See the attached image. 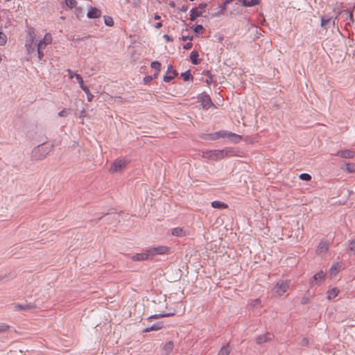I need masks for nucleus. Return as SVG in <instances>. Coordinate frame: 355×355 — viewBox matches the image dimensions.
Here are the masks:
<instances>
[{"instance_id":"44","label":"nucleus","mask_w":355,"mask_h":355,"mask_svg":"<svg viewBox=\"0 0 355 355\" xmlns=\"http://www.w3.org/2000/svg\"><path fill=\"white\" fill-rule=\"evenodd\" d=\"M300 345L302 347L307 346L309 345V340L306 338H303L300 342Z\"/></svg>"},{"instance_id":"6","label":"nucleus","mask_w":355,"mask_h":355,"mask_svg":"<svg viewBox=\"0 0 355 355\" xmlns=\"http://www.w3.org/2000/svg\"><path fill=\"white\" fill-rule=\"evenodd\" d=\"M52 40L53 39L51 33H47L45 34L44 38L37 44V46L40 47L41 46V47L44 49L48 44H50L52 42Z\"/></svg>"},{"instance_id":"36","label":"nucleus","mask_w":355,"mask_h":355,"mask_svg":"<svg viewBox=\"0 0 355 355\" xmlns=\"http://www.w3.org/2000/svg\"><path fill=\"white\" fill-rule=\"evenodd\" d=\"M339 271V266L338 265L332 266L330 268V273L331 275H336Z\"/></svg>"},{"instance_id":"24","label":"nucleus","mask_w":355,"mask_h":355,"mask_svg":"<svg viewBox=\"0 0 355 355\" xmlns=\"http://www.w3.org/2000/svg\"><path fill=\"white\" fill-rule=\"evenodd\" d=\"M181 77L183 78L184 81H192L193 80V77L191 74L189 70H187L185 72L181 73Z\"/></svg>"},{"instance_id":"33","label":"nucleus","mask_w":355,"mask_h":355,"mask_svg":"<svg viewBox=\"0 0 355 355\" xmlns=\"http://www.w3.org/2000/svg\"><path fill=\"white\" fill-rule=\"evenodd\" d=\"M299 178L303 181H310L311 180V175L309 173H302L300 175Z\"/></svg>"},{"instance_id":"38","label":"nucleus","mask_w":355,"mask_h":355,"mask_svg":"<svg viewBox=\"0 0 355 355\" xmlns=\"http://www.w3.org/2000/svg\"><path fill=\"white\" fill-rule=\"evenodd\" d=\"M43 49H42L41 46L40 47L37 46V55H38V58L40 60H42L44 56V54L43 53Z\"/></svg>"},{"instance_id":"41","label":"nucleus","mask_w":355,"mask_h":355,"mask_svg":"<svg viewBox=\"0 0 355 355\" xmlns=\"http://www.w3.org/2000/svg\"><path fill=\"white\" fill-rule=\"evenodd\" d=\"M349 250L355 254V239L352 240L349 245Z\"/></svg>"},{"instance_id":"45","label":"nucleus","mask_w":355,"mask_h":355,"mask_svg":"<svg viewBox=\"0 0 355 355\" xmlns=\"http://www.w3.org/2000/svg\"><path fill=\"white\" fill-rule=\"evenodd\" d=\"M112 211L104 214L102 216H101L100 218H98V219L96 220V223H98L101 219H103L106 216L112 215Z\"/></svg>"},{"instance_id":"54","label":"nucleus","mask_w":355,"mask_h":355,"mask_svg":"<svg viewBox=\"0 0 355 355\" xmlns=\"http://www.w3.org/2000/svg\"><path fill=\"white\" fill-rule=\"evenodd\" d=\"M206 7H207V4L206 3H200L199 6H198V8L202 9V10H204Z\"/></svg>"},{"instance_id":"46","label":"nucleus","mask_w":355,"mask_h":355,"mask_svg":"<svg viewBox=\"0 0 355 355\" xmlns=\"http://www.w3.org/2000/svg\"><path fill=\"white\" fill-rule=\"evenodd\" d=\"M192 46H193V44L191 42H189L186 44L184 45L183 48L186 50H189V49H191Z\"/></svg>"},{"instance_id":"49","label":"nucleus","mask_w":355,"mask_h":355,"mask_svg":"<svg viewBox=\"0 0 355 355\" xmlns=\"http://www.w3.org/2000/svg\"><path fill=\"white\" fill-rule=\"evenodd\" d=\"M58 115L62 117L66 116L67 115V112L65 111L64 110H61L60 112H59Z\"/></svg>"},{"instance_id":"25","label":"nucleus","mask_w":355,"mask_h":355,"mask_svg":"<svg viewBox=\"0 0 355 355\" xmlns=\"http://www.w3.org/2000/svg\"><path fill=\"white\" fill-rule=\"evenodd\" d=\"M173 315H174L173 313L155 314L153 315L150 316L149 319H151V318L157 319V318H160L171 317Z\"/></svg>"},{"instance_id":"59","label":"nucleus","mask_w":355,"mask_h":355,"mask_svg":"<svg viewBox=\"0 0 355 355\" xmlns=\"http://www.w3.org/2000/svg\"><path fill=\"white\" fill-rule=\"evenodd\" d=\"M154 19H156V20H158L160 19V16L158 15H155L154 16Z\"/></svg>"},{"instance_id":"40","label":"nucleus","mask_w":355,"mask_h":355,"mask_svg":"<svg viewBox=\"0 0 355 355\" xmlns=\"http://www.w3.org/2000/svg\"><path fill=\"white\" fill-rule=\"evenodd\" d=\"M85 92V93L87 94V101L89 102H91L94 98V96L92 94V93L90 92L89 88L87 87V90H83Z\"/></svg>"},{"instance_id":"52","label":"nucleus","mask_w":355,"mask_h":355,"mask_svg":"<svg viewBox=\"0 0 355 355\" xmlns=\"http://www.w3.org/2000/svg\"><path fill=\"white\" fill-rule=\"evenodd\" d=\"M188 10V5H183L181 8L180 9V11L181 12H186Z\"/></svg>"},{"instance_id":"39","label":"nucleus","mask_w":355,"mask_h":355,"mask_svg":"<svg viewBox=\"0 0 355 355\" xmlns=\"http://www.w3.org/2000/svg\"><path fill=\"white\" fill-rule=\"evenodd\" d=\"M9 326L5 323H1L0 324V334L1 333H4L9 329Z\"/></svg>"},{"instance_id":"58","label":"nucleus","mask_w":355,"mask_h":355,"mask_svg":"<svg viewBox=\"0 0 355 355\" xmlns=\"http://www.w3.org/2000/svg\"><path fill=\"white\" fill-rule=\"evenodd\" d=\"M159 71H155V73L153 75V79H154V78H156L157 77V76H158V74H159Z\"/></svg>"},{"instance_id":"2","label":"nucleus","mask_w":355,"mask_h":355,"mask_svg":"<svg viewBox=\"0 0 355 355\" xmlns=\"http://www.w3.org/2000/svg\"><path fill=\"white\" fill-rule=\"evenodd\" d=\"M129 162L130 160L119 157L111 164L110 171L112 173L120 171L123 168H125Z\"/></svg>"},{"instance_id":"27","label":"nucleus","mask_w":355,"mask_h":355,"mask_svg":"<svg viewBox=\"0 0 355 355\" xmlns=\"http://www.w3.org/2000/svg\"><path fill=\"white\" fill-rule=\"evenodd\" d=\"M345 169L348 173H355V164L354 163H346L345 164Z\"/></svg>"},{"instance_id":"60","label":"nucleus","mask_w":355,"mask_h":355,"mask_svg":"<svg viewBox=\"0 0 355 355\" xmlns=\"http://www.w3.org/2000/svg\"><path fill=\"white\" fill-rule=\"evenodd\" d=\"M114 214L116 215V216H118L116 214V212H114Z\"/></svg>"},{"instance_id":"14","label":"nucleus","mask_w":355,"mask_h":355,"mask_svg":"<svg viewBox=\"0 0 355 355\" xmlns=\"http://www.w3.org/2000/svg\"><path fill=\"white\" fill-rule=\"evenodd\" d=\"M163 322H159L155 324H152L150 327H146L144 329V332H149L151 331H157L162 328Z\"/></svg>"},{"instance_id":"12","label":"nucleus","mask_w":355,"mask_h":355,"mask_svg":"<svg viewBox=\"0 0 355 355\" xmlns=\"http://www.w3.org/2000/svg\"><path fill=\"white\" fill-rule=\"evenodd\" d=\"M28 34H29V36L31 37L30 40L31 42V44H28V41H26V49L28 52V53H31V51H34L35 50V48L32 46V44L33 42V40H34V30L33 28H31L28 31Z\"/></svg>"},{"instance_id":"22","label":"nucleus","mask_w":355,"mask_h":355,"mask_svg":"<svg viewBox=\"0 0 355 355\" xmlns=\"http://www.w3.org/2000/svg\"><path fill=\"white\" fill-rule=\"evenodd\" d=\"M328 250V244L326 242H320L318 246L317 251L320 253L326 252Z\"/></svg>"},{"instance_id":"5","label":"nucleus","mask_w":355,"mask_h":355,"mask_svg":"<svg viewBox=\"0 0 355 355\" xmlns=\"http://www.w3.org/2000/svg\"><path fill=\"white\" fill-rule=\"evenodd\" d=\"M169 251V248L166 246H158L155 248H150L148 252L150 254V257L151 258V256L155 255V254H164L167 253Z\"/></svg>"},{"instance_id":"18","label":"nucleus","mask_w":355,"mask_h":355,"mask_svg":"<svg viewBox=\"0 0 355 355\" xmlns=\"http://www.w3.org/2000/svg\"><path fill=\"white\" fill-rule=\"evenodd\" d=\"M190 20L194 21L197 17H200L202 15V11H198L196 8H192L190 10Z\"/></svg>"},{"instance_id":"32","label":"nucleus","mask_w":355,"mask_h":355,"mask_svg":"<svg viewBox=\"0 0 355 355\" xmlns=\"http://www.w3.org/2000/svg\"><path fill=\"white\" fill-rule=\"evenodd\" d=\"M230 350L228 349V345L227 346H223L219 351L218 355H229Z\"/></svg>"},{"instance_id":"53","label":"nucleus","mask_w":355,"mask_h":355,"mask_svg":"<svg viewBox=\"0 0 355 355\" xmlns=\"http://www.w3.org/2000/svg\"><path fill=\"white\" fill-rule=\"evenodd\" d=\"M67 71H68L69 75L71 78H72L73 77L75 76V74H74L75 73L73 72L71 69H67Z\"/></svg>"},{"instance_id":"16","label":"nucleus","mask_w":355,"mask_h":355,"mask_svg":"<svg viewBox=\"0 0 355 355\" xmlns=\"http://www.w3.org/2000/svg\"><path fill=\"white\" fill-rule=\"evenodd\" d=\"M239 2H241L243 6L245 7H250L258 5L259 3V0H237Z\"/></svg>"},{"instance_id":"20","label":"nucleus","mask_w":355,"mask_h":355,"mask_svg":"<svg viewBox=\"0 0 355 355\" xmlns=\"http://www.w3.org/2000/svg\"><path fill=\"white\" fill-rule=\"evenodd\" d=\"M198 53L196 51H192L191 53V61L193 64H198L200 63V60L198 59Z\"/></svg>"},{"instance_id":"31","label":"nucleus","mask_w":355,"mask_h":355,"mask_svg":"<svg viewBox=\"0 0 355 355\" xmlns=\"http://www.w3.org/2000/svg\"><path fill=\"white\" fill-rule=\"evenodd\" d=\"M104 22L105 24L108 26H114V20L112 17L110 16H104Z\"/></svg>"},{"instance_id":"56","label":"nucleus","mask_w":355,"mask_h":355,"mask_svg":"<svg viewBox=\"0 0 355 355\" xmlns=\"http://www.w3.org/2000/svg\"><path fill=\"white\" fill-rule=\"evenodd\" d=\"M162 26V22H157L155 25V28H160Z\"/></svg>"},{"instance_id":"19","label":"nucleus","mask_w":355,"mask_h":355,"mask_svg":"<svg viewBox=\"0 0 355 355\" xmlns=\"http://www.w3.org/2000/svg\"><path fill=\"white\" fill-rule=\"evenodd\" d=\"M171 234L175 236L182 237L185 234V232L182 227H175L172 230Z\"/></svg>"},{"instance_id":"51","label":"nucleus","mask_w":355,"mask_h":355,"mask_svg":"<svg viewBox=\"0 0 355 355\" xmlns=\"http://www.w3.org/2000/svg\"><path fill=\"white\" fill-rule=\"evenodd\" d=\"M189 40L190 41H191V40H193V37H192V36H191V37H190V36H189V35H187V36H184V35H183V36L182 37V41H186V40Z\"/></svg>"},{"instance_id":"23","label":"nucleus","mask_w":355,"mask_h":355,"mask_svg":"<svg viewBox=\"0 0 355 355\" xmlns=\"http://www.w3.org/2000/svg\"><path fill=\"white\" fill-rule=\"evenodd\" d=\"M338 294V290L336 288H332L331 290L327 292V298L329 300L334 299Z\"/></svg>"},{"instance_id":"43","label":"nucleus","mask_w":355,"mask_h":355,"mask_svg":"<svg viewBox=\"0 0 355 355\" xmlns=\"http://www.w3.org/2000/svg\"><path fill=\"white\" fill-rule=\"evenodd\" d=\"M153 80V76H145V77L144 78V82L146 84L149 83H150V82H151Z\"/></svg>"},{"instance_id":"55","label":"nucleus","mask_w":355,"mask_h":355,"mask_svg":"<svg viewBox=\"0 0 355 355\" xmlns=\"http://www.w3.org/2000/svg\"><path fill=\"white\" fill-rule=\"evenodd\" d=\"M347 18H349L350 21H352V22L354 21L352 12L349 13Z\"/></svg>"},{"instance_id":"10","label":"nucleus","mask_w":355,"mask_h":355,"mask_svg":"<svg viewBox=\"0 0 355 355\" xmlns=\"http://www.w3.org/2000/svg\"><path fill=\"white\" fill-rule=\"evenodd\" d=\"M273 337V334L270 333H266V334L260 335L257 338V343L259 345L263 344L267 341L271 340Z\"/></svg>"},{"instance_id":"21","label":"nucleus","mask_w":355,"mask_h":355,"mask_svg":"<svg viewBox=\"0 0 355 355\" xmlns=\"http://www.w3.org/2000/svg\"><path fill=\"white\" fill-rule=\"evenodd\" d=\"M74 74H75V77L76 78L77 82L79 83L80 87L83 90H86V89L87 90V87L86 85H85L83 79L81 77V76L78 73H74Z\"/></svg>"},{"instance_id":"11","label":"nucleus","mask_w":355,"mask_h":355,"mask_svg":"<svg viewBox=\"0 0 355 355\" xmlns=\"http://www.w3.org/2000/svg\"><path fill=\"white\" fill-rule=\"evenodd\" d=\"M150 259L149 253H137L132 257V259L135 261H144Z\"/></svg>"},{"instance_id":"7","label":"nucleus","mask_w":355,"mask_h":355,"mask_svg":"<svg viewBox=\"0 0 355 355\" xmlns=\"http://www.w3.org/2000/svg\"><path fill=\"white\" fill-rule=\"evenodd\" d=\"M167 73H171L172 75H165L163 77V80L166 83H168L171 80H172L175 77H176L178 75V73L176 70L173 69V66L169 65L167 68Z\"/></svg>"},{"instance_id":"15","label":"nucleus","mask_w":355,"mask_h":355,"mask_svg":"<svg viewBox=\"0 0 355 355\" xmlns=\"http://www.w3.org/2000/svg\"><path fill=\"white\" fill-rule=\"evenodd\" d=\"M211 205L213 208L218 209H224L228 207V205L221 201L215 200L211 202Z\"/></svg>"},{"instance_id":"35","label":"nucleus","mask_w":355,"mask_h":355,"mask_svg":"<svg viewBox=\"0 0 355 355\" xmlns=\"http://www.w3.org/2000/svg\"><path fill=\"white\" fill-rule=\"evenodd\" d=\"M6 35L1 31V28L0 27V45L6 44Z\"/></svg>"},{"instance_id":"29","label":"nucleus","mask_w":355,"mask_h":355,"mask_svg":"<svg viewBox=\"0 0 355 355\" xmlns=\"http://www.w3.org/2000/svg\"><path fill=\"white\" fill-rule=\"evenodd\" d=\"M324 276H325V274L322 271L318 272L313 276V280H314V281L322 280L324 279Z\"/></svg>"},{"instance_id":"9","label":"nucleus","mask_w":355,"mask_h":355,"mask_svg":"<svg viewBox=\"0 0 355 355\" xmlns=\"http://www.w3.org/2000/svg\"><path fill=\"white\" fill-rule=\"evenodd\" d=\"M101 11L96 7H91L87 13V17L89 19H96L100 17Z\"/></svg>"},{"instance_id":"34","label":"nucleus","mask_w":355,"mask_h":355,"mask_svg":"<svg viewBox=\"0 0 355 355\" xmlns=\"http://www.w3.org/2000/svg\"><path fill=\"white\" fill-rule=\"evenodd\" d=\"M151 67L155 69L156 70V71H160V69H161V64L158 61H153V62H151V64H150Z\"/></svg>"},{"instance_id":"37","label":"nucleus","mask_w":355,"mask_h":355,"mask_svg":"<svg viewBox=\"0 0 355 355\" xmlns=\"http://www.w3.org/2000/svg\"><path fill=\"white\" fill-rule=\"evenodd\" d=\"M66 5L70 8H73L76 6V0H65Z\"/></svg>"},{"instance_id":"30","label":"nucleus","mask_w":355,"mask_h":355,"mask_svg":"<svg viewBox=\"0 0 355 355\" xmlns=\"http://www.w3.org/2000/svg\"><path fill=\"white\" fill-rule=\"evenodd\" d=\"M354 154H355L354 151H352L350 150H344L338 151L336 155L346 156V155H354Z\"/></svg>"},{"instance_id":"28","label":"nucleus","mask_w":355,"mask_h":355,"mask_svg":"<svg viewBox=\"0 0 355 355\" xmlns=\"http://www.w3.org/2000/svg\"><path fill=\"white\" fill-rule=\"evenodd\" d=\"M106 220L108 223L111 224L116 223L120 221L119 218H118V216H116V215L106 218Z\"/></svg>"},{"instance_id":"17","label":"nucleus","mask_w":355,"mask_h":355,"mask_svg":"<svg viewBox=\"0 0 355 355\" xmlns=\"http://www.w3.org/2000/svg\"><path fill=\"white\" fill-rule=\"evenodd\" d=\"M174 347V344L173 341H168L165 343L163 347V353L164 355H168L171 352H172Z\"/></svg>"},{"instance_id":"4","label":"nucleus","mask_w":355,"mask_h":355,"mask_svg":"<svg viewBox=\"0 0 355 355\" xmlns=\"http://www.w3.org/2000/svg\"><path fill=\"white\" fill-rule=\"evenodd\" d=\"M289 288L288 282L284 281H279L275 287L273 288V291L278 295H283L288 288Z\"/></svg>"},{"instance_id":"57","label":"nucleus","mask_w":355,"mask_h":355,"mask_svg":"<svg viewBox=\"0 0 355 355\" xmlns=\"http://www.w3.org/2000/svg\"><path fill=\"white\" fill-rule=\"evenodd\" d=\"M168 5L171 8H175V3L173 2V1H171L168 3Z\"/></svg>"},{"instance_id":"13","label":"nucleus","mask_w":355,"mask_h":355,"mask_svg":"<svg viewBox=\"0 0 355 355\" xmlns=\"http://www.w3.org/2000/svg\"><path fill=\"white\" fill-rule=\"evenodd\" d=\"M334 25V20L331 17H322L321 18V26L324 28L325 29H328L330 27V25Z\"/></svg>"},{"instance_id":"26","label":"nucleus","mask_w":355,"mask_h":355,"mask_svg":"<svg viewBox=\"0 0 355 355\" xmlns=\"http://www.w3.org/2000/svg\"><path fill=\"white\" fill-rule=\"evenodd\" d=\"M204 74L205 76L207 77V78L205 80L206 83L208 85H210L211 84H212V83L214 82V78H213V76L211 75V72L209 71H206L204 73Z\"/></svg>"},{"instance_id":"8","label":"nucleus","mask_w":355,"mask_h":355,"mask_svg":"<svg viewBox=\"0 0 355 355\" xmlns=\"http://www.w3.org/2000/svg\"><path fill=\"white\" fill-rule=\"evenodd\" d=\"M35 308L31 303L15 304V310L17 311H26Z\"/></svg>"},{"instance_id":"47","label":"nucleus","mask_w":355,"mask_h":355,"mask_svg":"<svg viewBox=\"0 0 355 355\" xmlns=\"http://www.w3.org/2000/svg\"><path fill=\"white\" fill-rule=\"evenodd\" d=\"M309 302V297H306V296H304L302 298V301H301V303L302 304H306Z\"/></svg>"},{"instance_id":"48","label":"nucleus","mask_w":355,"mask_h":355,"mask_svg":"<svg viewBox=\"0 0 355 355\" xmlns=\"http://www.w3.org/2000/svg\"><path fill=\"white\" fill-rule=\"evenodd\" d=\"M163 37L168 42H172L173 41V39L171 36L168 35H164L163 36Z\"/></svg>"},{"instance_id":"1","label":"nucleus","mask_w":355,"mask_h":355,"mask_svg":"<svg viewBox=\"0 0 355 355\" xmlns=\"http://www.w3.org/2000/svg\"><path fill=\"white\" fill-rule=\"evenodd\" d=\"M200 137L204 140L214 141L220 138L228 139L232 141H238L241 137L236 134L229 132L226 130H220L213 133L202 134Z\"/></svg>"},{"instance_id":"42","label":"nucleus","mask_w":355,"mask_h":355,"mask_svg":"<svg viewBox=\"0 0 355 355\" xmlns=\"http://www.w3.org/2000/svg\"><path fill=\"white\" fill-rule=\"evenodd\" d=\"M204 29L203 26L200 24L196 25L194 28L193 31L196 33H199L200 31H202Z\"/></svg>"},{"instance_id":"50","label":"nucleus","mask_w":355,"mask_h":355,"mask_svg":"<svg viewBox=\"0 0 355 355\" xmlns=\"http://www.w3.org/2000/svg\"><path fill=\"white\" fill-rule=\"evenodd\" d=\"M227 4H228V1H223V3L220 6V8L222 10H225L226 9V6H227Z\"/></svg>"},{"instance_id":"3","label":"nucleus","mask_w":355,"mask_h":355,"mask_svg":"<svg viewBox=\"0 0 355 355\" xmlns=\"http://www.w3.org/2000/svg\"><path fill=\"white\" fill-rule=\"evenodd\" d=\"M198 101L201 103V105L204 109L208 110L210 107L216 108V106L213 103L211 98L209 94L202 93L198 96Z\"/></svg>"}]
</instances>
